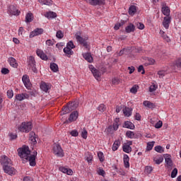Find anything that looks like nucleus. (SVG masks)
<instances>
[{
    "instance_id": "41",
    "label": "nucleus",
    "mask_w": 181,
    "mask_h": 181,
    "mask_svg": "<svg viewBox=\"0 0 181 181\" xmlns=\"http://www.w3.org/2000/svg\"><path fill=\"white\" fill-rule=\"evenodd\" d=\"M155 145V141H150L147 143L146 151H152L153 146Z\"/></svg>"
},
{
    "instance_id": "4",
    "label": "nucleus",
    "mask_w": 181,
    "mask_h": 181,
    "mask_svg": "<svg viewBox=\"0 0 181 181\" xmlns=\"http://www.w3.org/2000/svg\"><path fill=\"white\" fill-rule=\"evenodd\" d=\"M75 37L78 43H79V45H81V46H83L85 49H88V42H87V40H88V37L87 36L81 37V35H78V34H76Z\"/></svg>"
},
{
    "instance_id": "48",
    "label": "nucleus",
    "mask_w": 181,
    "mask_h": 181,
    "mask_svg": "<svg viewBox=\"0 0 181 181\" xmlns=\"http://www.w3.org/2000/svg\"><path fill=\"white\" fill-rule=\"evenodd\" d=\"M157 89H158V85L153 83L149 88V91L150 93H153V91H156Z\"/></svg>"
},
{
    "instance_id": "64",
    "label": "nucleus",
    "mask_w": 181,
    "mask_h": 181,
    "mask_svg": "<svg viewBox=\"0 0 181 181\" xmlns=\"http://www.w3.org/2000/svg\"><path fill=\"white\" fill-rule=\"evenodd\" d=\"M176 66H177V67H180V68H181V58H180V59L176 62Z\"/></svg>"
},
{
    "instance_id": "2",
    "label": "nucleus",
    "mask_w": 181,
    "mask_h": 181,
    "mask_svg": "<svg viewBox=\"0 0 181 181\" xmlns=\"http://www.w3.org/2000/svg\"><path fill=\"white\" fill-rule=\"evenodd\" d=\"M32 122H24L18 126V131L20 132H25V134L30 132V131H32Z\"/></svg>"
},
{
    "instance_id": "57",
    "label": "nucleus",
    "mask_w": 181,
    "mask_h": 181,
    "mask_svg": "<svg viewBox=\"0 0 181 181\" xmlns=\"http://www.w3.org/2000/svg\"><path fill=\"white\" fill-rule=\"evenodd\" d=\"M136 26L138 29H140V30H143V29H145V25H144V23H137Z\"/></svg>"
},
{
    "instance_id": "9",
    "label": "nucleus",
    "mask_w": 181,
    "mask_h": 181,
    "mask_svg": "<svg viewBox=\"0 0 181 181\" xmlns=\"http://www.w3.org/2000/svg\"><path fill=\"white\" fill-rule=\"evenodd\" d=\"M22 81L28 90H30L32 87V83H30V80L29 79V76L28 75H23L22 78Z\"/></svg>"
},
{
    "instance_id": "35",
    "label": "nucleus",
    "mask_w": 181,
    "mask_h": 181,
    "mask_svg": "<svg viewBox=\"0 0 181 181\" xmlns=\"http://www.w3.org/2000/svg\"><path fill=\"white\" fill-rule=\"evenodd\" d=\"M129 13L131 16H134L136 13V7L135 6H131L129 8Z\"/></svg>"
},
{
    "instance_id": "46",
    "label": "nucleus",
    "mask_w": 181,
    "mask_h": 181,
    "mask_svg": "<svg viewBox=\"0 0 181 181\" xmlns=\"http://www.w3.org/2000/svg\"><path fill=\"white\" fill-rule=\"evenodd\" d=\"M139 88V86L134 85L131 89L130 93H132L133 94H136L138 93V89Z\"/></svg>"
},
{
    "instance_id": "12",
    "label": "nucleus",
    "mask_w": 181,
    "mask_h": 181,
    "mask_svg": "<svg viewBox=\"0 0 181 181\" xmlns=\"http://www.w3.org/2000/svg\"><path fill=\"white\" fill-rule=\"evenodd\" d=\"M40 87L42 91H45V93H47V91H49V90L52 88V84L46 82H41Z\"/></svg>"
},
{
    "instance_id": "40",
    "label": "nucleus",
    "mask_w": 181,
    "mask_h": 181,
    "mask_svg": "<svg viewBox=\"0 0 181 181\" xmlns=\"http://www.w3.org/2000/svg\"><path fill=\"white\" fill-rule=\"evenodd\" d=\"M69 112H71V110H70V107H69V105H67V106L62 108V114L64 115L66 114H69Z\"/></svg>"
},
{
    "instance_id": "25",
    "label": "nucleus",
    "mask_w": 181,
    "mask_h": 181,
    "mask_svg": "<svg viewBox=\"0 0 181 181\" xmlns=\"http://www.w3.org/2000/svg\"><path fill=\"white\" fill-rule=\"evenodd\" d=\"M123 162H124V168L128 169V168H129V156H128V155L127 154L124 155Z\"/></svg>"
},
{
    "instance_id": "55",
    "label": "nucleus",
    "mask_w": 181,
    "mask_h": 181,
    "mask_svg": "<svg viewBox=\"0 0 181 181\" xmlns=\"http://www.w3.org/2000/svg\"><path fill=\"white\" fill-rule=\"evenodd\" d=\"M7 97H8V98H12V97H13V90H7Z\"/></svg>"
},
{
    "instance_id": "61",
    "label": "nucleus",
    "mask_w": 181,
    "mask_h": 181,
    "mask_svg": "<svg viewBox=\"0 0 181 181\" xmlns=\"http://www.w3.org/2000/svg\"><path fill=\"white\" fill-rule=\"evenodd\" d=\"M152 170H153V168H152V167L151 166H146L145 168V171L146 172V173H151Z\"/></svg>"
},
{
    "instance_id": "33",
    "label": "nucleus",
    "mask_w": 181,
    "mask_h": 181,
    "mask_svg": "<svg viewBox=\"0 0 181 181\" xmlns=\"http://www.w3.org/2000/svg\"><path fill=\"white\" fill-rule=\"evenodd\" d=\"M64 53H65L66 56H67V57H70V56H71V54H73V50H71V48L69 47H65L64 48Z\"/></svg>"
},
{
    "instance_id": "21",
    "label": "nucleus",
    "mask_w": 181,
    "mask_h": 181,
    "mask_svg": "<svg viewBox=\"0 0 181 181\" xmlns=\"http://www.w3.org/2000/svg\"><path fill=\"white\" fill-rule=\"evenodd\" d=\"M123 114L125 117H131L132 115V108L131 107H124L123 109Z\"/></svg>"
},
{
    "instance_id": "49",
    "label": "nucleus",
    "mask_w": 181,
    "mask_h": 181,
    "mask_svg": "<svg viewBox=\"0 0 181 181\" xmlns=\"http://www.w3.org/2000/svg\"><path fill=\"white\" fill-rule=\"evenodd\" d=\"M158 75L159 76L160 78H163V77L166 76V71H164V70L158 71Z\"/></svg>"
},
{
    "instance_id": "34",
    "label": "nucleus",
    "mask_w": 181,
    "mask_h": 181,
    "mask_svg": "<svg viewBox=\"0 0 181 181\" xmlns=\"http://www.w3.org/2000/svg\"><path fill=\"white\" fill-rule=\"evenodd\" d=\"M143 104L144 107H147V108H155V104L152 103L151 101L146 100Z\"/></svg>"
},
{
    "instance_id": "29",
    "label": "nucleus",
    "mask_w": 181,
    "mask_h": 181,
    "mask_svg": "<svg viewBox=\"0 0 181 181\" xmlns=\"http://www.w3.org/2000/svg\"><path fill=\"white\" fill-rule=\"evenodd\" d=\"M30 141H31L33 145H36V144H37V141H36V136L35 132H33L30 133Z\"/></svg>"
},
{
    "instance_id": "30",
    "label": "nucleus",
    "mask_w": 181,
    "mask_h": 181,
    "mask_svg": "<svg viewBox=\"0 0 181 181\" xmlns=\"http://www.w3.org/2000/svg\"><path fill=\"white\" fill-rule=\"evenodd\" d=\"M123 151L126 153H129L130 152H132V148H131V146L127 144H124L122 146Z\"/></svg>"
},
{
    "instance_id": "17",
    "label": "nucleus",
    "mask_w": 181,
    "mask_h": 181,
    "mask_svg": "<svg viewBox=\"0 0 181 181\" xmlns=\"http://www.w3.org/2000/svg\"><path fill=\"white\" fill-rule=\"evenodd\" d=\"M59 170L60 172H62V173H66L69 176H71V175H73V170L66 168V167H60Z\"/></svg>"
},
{
    "instance_id": "47",
    "label": "nucleus",
    "mask_w": 181,
    "mask_h": 181,
    "mask_svg": "<svg viewBox=\"0 0 181 181\" xmlns=\"http://www.w3.org/2000/svg\"><path fill=\"white\" fill-rule=\"evenodd\" d=\"M98 111H100V112H104V111H105V110H107V107H105V105H104V104H100V105L98 107Z\"/></svg>"
},
{
    "instance_id": "6",
    "label": "nucleus",
    "mask_w": 181,
    "mask_h": 181,
    "mask_svg": "<svg viewBox=\"0 0 181 181\" xmlns=\"http://www.w3.org/2000/svg\"><path fill=\"white\" fill-rule=\"evenodd\" d=\"M52 151L53 153H54V155H57V156H59L60 158H63V156H64L63 149L59 144H54Z\"/></svg>"
},
{
    "instance_id": "39",
    "label": "nucleus",
    "mask_w": 181,
    "mask_h": 181,
    "mask_svg": "<svg viewBox=\"0 0 181 181\" xmlns=\"http://www.w3.org/2000/svg\"><path fill=\"white\" fill-rule=\"evenodd\" d=\"M153 161L155 162V163H156V165H160V163L163 162V157L162 156L156 157L153 158Z\"/></svg>"
},
{
    "instance_id": "18",
    "label": "nucleus",
    "mask_w": 181,
    "mask_h": 181,
    "mask_svg": "<svg viewBox=\"0 0 181 181\" xmlns=\"http://www.w3.org/2000/svg\"><path fill=\"white\" fill-rule=\"evenodd\" d=\"M36 53L37 56H38V57H40L42 60H47V55H46V54H45V52H43V51H42L41 49H37Z\"/></svg>"
},
{
    "instance_id": "3",
    "label": "nucleus",
    "mask_w": 181,
    "mask_h": 181,
    "mask_svg": "<svg viewBox=\"0 0 181 181\" xmlns=\"http://www.w3.org/2000/svg\"><path fill=\"white\" fill-rule=\"evenodd\" d=\"M18 156L22 159H28V156L30 155V150H29L28 146H23L18 149Z\"/></svg>"
},
{
    "instance_id": "62",
    "label": "nucleus",
    "mask_w": 181,
    "mask_h": 181,
    "mask_svg": "<svg viewBox=\"0 0 181 181\" xmlns=\"http://www.w3.org/2000/svg\"><path fill=\"white\" fill-rule=\"evenodd\" d=\"M1 73H2V74H9V69H8L6 68H3L1 69Z\"/></svg>"
},
{
    "instance_id": "59",
    "label": "nucleus",
    "mask_w": 181,
    "mask_h": 181,
    "mask_svg": "<svg viewBox=\"0 0 181 181\" xmlns=\"http://www.w3.org/2000/svg\"><path fill=\"white\" fill-rule=\"evenodd\" d=\"M138 71L139 73H141V71H142L141 74H145V69H144V66L140 65L138 68Z\"/></svg>"
},
{
    "instance_id": "56",
    "label": "nucleus",
    "mask_w": 181,
    "mask_h": 181,
    "mask_svg": "<svg viewBox=\"0 0 181 181\" xmlns=\"http://www.w3.org/2000/svg\"><path fill=\"white\" fill-rule=\"evenodd\" d=\"M98 174L100 175V176H103L104 177V176H105V171L101 168H100L98 170Z\"/></svg>"
},
{
    "instance_id": "31",
    "label": "nucleus",
    "mask_w": 181,
    "mask_h": 181,
    "mask_svg": "<svg viewBox=\"0 0 181 181\" xmlns=\"http://www.w3.org/2000/svg\"><path fill=\"white\" fill-rule=\"evenodd\" d=\"M124 127L127 128L128 129H134L135 125H134L132 122L127 121L124 122Z\"/></svg>"
},
{
    "instance_id": "43",
    "label": "nucleus",
    "mask_w": 181,
    "mask_h": 181,
    "mask_svg": "<svg viewBox=\"0 0 181 181\" xmlns=\"http://www.w3.org/2000/svg\"><path fill=\"white\" fill-rule=\"evenodd\" d=\"M64 37V33H63V31L58 30L57 32L56 37H57V39H63Z\"/></svg>"
},
{
    "instance_id": "60",
    "label": "nucleus",
    "mask_w": 181,
    "mask_h": 181,
    "mask_svg": "<svg viewBox=\"0 0 181 181\" xmlns=\"http://www.w3.org/2000/svg\"><path fill=\"white\" fill-rule=\"evenodd\" d=\"M70 135H71V136H78V132H77V130H72L70 132Z\"/></svg>"
},
{
    "instance_id": "15",
    "label": "nucleus",
    "mask_w": 181,
    "mask_h": 181,
    "mask_svg": "<svg viewBox=\"0 0 181 181\" xmlns=\"http://www.w3.org/2000/svg\"><path fill=\"white\" fill-rule=\"evenodd\" d=\"M77 118H78V112L74 111L71 113L69 119L70 122H74V121H76Z\"/></svg>"
},
{
    "instance_id": "63",
    "label": "nucleus",
    "mask_w": 181,
    "mask_h": 181,
    "mask_svg": "<svg viewBox=\"0 0 181 181\" xmlns=\"http://www.w3.org/2000/svg\"><path fill=\"white\" fill-rule=\"evenodd\" d=\"M148 64H155V59H152V58H148Z\"/></svg>"
},
{
    "instance_id": "50",
    "label": "nucleus",
    "mask_w": 181,
    "mask_h": 181,
    "mask_svg": "<svg viewBox=\"0 0 181 181\" xmlns=\"http://www.w3.org/2000/svg\"><path fill=\"white\" fill-rule=\"evenodd\" d=\"M122 80L118 78H114L112 81V84L117 85L119 84V83H122Z\"/></svg>"
},
{
    "instance_id": "1",
    "label": "nucleus",
    "mask_w": 181,
    "mask_h": 181,
    "mask_svg": "<svg viewBox=\"0 0 181 181\" xmlns=\"http://www.w3.org/2000/svg\"><path fill=\"white\" fill-rule=\"evenodd\" d=\"M1 163L3 166V169L5 173H7L8 175L15 174V168L12 167V160H11L8 156H1Z\"/></svg>"
},
{
    "instance_id": "11",
    "label": "nucleus",
    "mask_w": 181,
    "mask_h": 181,
    "mask_svg": "<svg viewBox=\"0 0 181 181\" xmlns=\"http://www.w3.org/2000/svg\"><path fill=\"white\" fill-rule=\"evenodd\" d=\"M45 30L43 28H35L33 31L30 33V37H35V36H39V35H43Z\"/></svg>"
},
{
    "instance_id": "38",
    "label": "nucleus",
    "mask_w": 181,
    "mask_h": 181,
    "mask_svg": "<svg viewBox=\"0 0 181 181\" xmlns=\"http://www.w3.org/2000/svg\"><path fill=\"white\" fill-rule=\"evenodd\" d=\"M57 16V14L53 11H49L45 14V17L48 18V19H50V18H56Z\"/></svg>"
},
{
    "instance_id": "51",
    "label": "nucleus",
    "mask_w": 181,
    "mask_h": 181,
    "mask_svg": "<svg viewBox=\"0 0 181 181\" xmlns=\"http://www.w3.org/2000/svg\"><path fill=\"white\" fill-rule=\"evenodd\" d=\"M88 134V132H87V130H86V129H83L81 132L82 138H83V139H87Z\"/></svg>"
},
{
    "instance_id": "54",
    "label": "nucleus",
    "mask_w": 181,
    "mask_h": 181,
    "mask_svg": "<svg viewBox=\"0 0 181 181\" xmlns=\"http://www.w3.org/2000/svg\"><path fill=\"white\" fill-rule=\"evenodd\" d=\"M162 125H163V123L162 121L159 120L156 124H155V128L157 129H159V128H162Z\"/></svg>"
},
{
    "instance_id": "22",
    "label": "nucleus",
    "mask_w": 181,
    "mask_h": 181,
    "mask_svg": "<svg viewBox=\"0 0 181 181\" xmlns=\"http://www.w3.org/2000/svg\"><path fill=\"white\" fill-rule=\"evenodd\" d=\"M170 17H164L163 21V25L165 29H169V25L170 24Z\"/></svg>"
},
{
    "instance_id": "5",
    "label": "nucleus",
    "mask_w": 181,
    "mask_h": 181,
    "mask_svg": "<svg viewBox=\"0 0 181 181\" xmlns=\"http://www.w3.org/2000/svg\"><path fill=\"white\" fill-rule=\"evenodd\" d=\"M8 13L14 16H19L21 15V11L15 5H10L8 8Z\"/></svg>"
},
{
    "instance_id": "7",
    "label": "nucleus",
    "mask_w": 181,
    "mask_h": 181,
    "mask_svg": "<svg viewBox=\"0 0 181 181\" xmlns=\"http://www.w3.org/2000/svg\"><path fill=\"white\" fill-rule=\"evenodd\" d=\"M36 156H37V151H35L32 155H29L26 160L30 162V166H36Z\"/></svg>"
},
{
    "instance_id": "53",
    "label": "nucleus",
    "mask_w": 181,
    "mask_h": 181,
    "mask_svg": "<svg viewBox=\"0 0 181 181\" xmlns=\"http://www.w3.org/2000/svg\"><path fill=\"white\" fill-rule=\"evenodd\" d=\"M66 47H69V49H74V47H76V46L74 45V43L72 42V41H69L67 45H66Z\"/></svg>"
},
{
    "instance_id": "26",
    "label": "nucleus",
    "mask_w": 181,
    "mask_h": 181,
    "mask_svg": "<svg viewBox=\"0 0 181 181\" xmlns=\"http://www.w3.org/2000/svg\"><path fill=\"white\" fill-rule=\"evenodd\" d=\"M68 107H69L70 111H74V110H76V108L78 107V102H71V103L68 104Z\"/></svg>"
},
{
    "instance_id": "27",
    "label": "nucleus",
    "mask_w": 181,
    "mask_h": 181,
    "mask_svg": "<svg viewBox=\"0 0 181 181\" xmlns=\"http://www.w3.org/2000/svg\"><path fill=\"white\" fill-rule=\"evenodd\" d=\"M32 21H33V13L28 12L25 16V22L30 23Z\"/></svg>"
},
{
    "instance_id": "44",
    "label": "nucleus",
    "mask_w": 181,
    "mask_h": 181,
    "mask_svg": "<svg viewBox=\"0 0 181 181\" xmlns=\"http://www.w3.org/2000/svg\"><path fill=\"white\" fill-rule=\"evenodd\" d=\"M126 136H127V138H130L131 139H134V138H135V134L131 131H127L126 133Z\"/></svg>"
},
{
    "instance_id": "32",
    "label": "nucleus",
    "mask_w": 181,
    "mask_h": 181,
    "mask_svg": "<svg viewBox=\"0 0 181 181\" xmlns=\"http://www.w3.org/2000/svg\"><path fill=\"white\" fill-rule=\"evenodd\" d=\"M120 145H121V141L119 140H116L114 142L113 146L112 147V151H117Z\"/></svg>"
},
{
    "instance_id": "13",
    "label": "nucleus",
    "mask_w": 181,
    "mask_h": 181,
    "mask_svg": "<svg viewBox=\"0 0 181 181\" xmlns=\"http://www.w3.org/2000/svg\"><path fill=\"white\" fill-rule=\"evenodd\" d=\"M165 161L166 163V166L168 169H170L172 166H173V162L172 161V159L170 158V155L165 154L164 156Z\"/></svg>"
},
{
    "instance_id": "52",
    "label": "nucleus",
    "mask_w": 181,
    "mask_h": 181,
    "mask_svg": "<svg viewBox=\"0 0 181 181\" xmlns=\"http://www.w3.org/2000/svg\"><path fill=\"white\" fill-rule=\"evenodd\" d=\"M177 176V168H174L171 173V177L173 179Z\"/></svg>"
},
{
    "instance_id": "36",
    "label": "nucleus",
    "mask_w": 181,
    "mask_h": 181,
    "mask_svg": "<svg viewBox=\"0 0 181 181\" xmlns=\"http://www.w3.org/2000/svg\"><path fill=\"white\" fill-rule=\"evenodd\" d=\"M38 2L40 4H42V5H48V6H50L53 4V1L52 0H38Z\"/></svg>"
},
{
    "instance_id": "19",
    "label": "nucleus",
    "mask_w": 181,
    "mask_h": 181,
    "mask_svg": "<svg viewBox=\"0 0 181 181\" xmlns=\"http://www.w3.org/2000/svg\"><path fill=\"white\" fill-rule=\"evenodd\" d=\"M161 12L163 13L166 17H169L170 15V9L166 6L163 5L161 8Z\"/></svg>"
},
{
    "instance_id": "10",
    "label": "nucleus",
    "mask_w": 181,
    "mask_h": 181,
    "mask_svg": "<svg viewBox=\"0 0 181 181\" xmlns=\"http://www.w3.org/2000/svg\"><path fill=\"white\" fill-rule=\"evenodd\" d=\"M89 69L90 70L93 75L95 76V78H96V80H98V78H100V77H101V72H100V71H98V69H95L94 66L90 65Z\"/></svg>"
},
{
    "instance_id": "20",
    "label": "nucleus",
    "mask_w": 181,
    "mask_h": 181,
    "mask_svg": "<svg viewBox=\"0 0 181 181\" xmlns=\"http://www.w3.org/2000/svg\"><path fill=\"white\" fill-rule=\"evenodd\" d=\"M90 5H104L105 4V0H88Z\"/></svg>"
},
{
    "instance_id": "23",
    "label": "nucleus",
    "mask_w": 181,
    "mask_h": 181,
    "mask_svg": "<svg viewBox=\"0 0 181 181\" xmlns=\"http://www.w3.org/2000/svg\"><path fill=\"white\" fill-rule=\"evenodd\" d=\"M83 57L88 63H93V57L91 56L90 53L87 52V53L83 54Z\"/></svg>"
},
{
    "instance_id": "37",
    "label": "nucleus",
    "mask_w": 181,
    "mask_h": 181,
    "mask_svg": "<svg viewBox=\"0 0 181 181\" xmlns=\"http://www.w3.org/2000/svg\"><path fill=\"white\" fill-rule=\"evenodd\" d=\"M119 119L116 118L115 119V122L113 123L112 127H113V130L114 131H117V129H118L119 127Z\"/></svg>"
},
{
    "instance_id": "42",
    "label": "nucleus",
    "mask_w": 181,
    "mask_h": 181,
    "mask_svg": "<svg viewBox=\"0 0 181 181\" xmlns=\"http://www.w3.org/2000/svg\"><path fill=\"white\" fill-rule=\"evenodd\" d=\"M156 152H158V153H163L165 152V150L163 149V147L161 146H157L154 148Z\"/></svg>"
},
{
    "instance_id": "8",
    "label": "nucleus",
    "mask_w": 181,
    "mask_h": 181,
    "mask_svg": "<svg viewBox=\"0 0 181 181\" xmlns=\"http://www.w3.org/2000/svg\"><path fill=\"white\" fill-rule=\"evenodd\" d=\"M28 67L31 69L33 73H37V69H36V62H35V57H30L28 59Z\"/></svg>"
},
{
    "instance_id": "16",
    "label": "nucleus",
    "mask_w": 181,
    "mask_h": 181,
    "mask_svg": "<svg viewBox=\"0 0 181 181\" xmlns=\"http://www.w3.org/2000/svg\"><path fill=\"white\" fill-rule=\"evenodd\" d=\"M8 62L10 64V66H11V67H13L14 69H18V62H16V59L13 57H10L8 59Z\"/></svg>"
},
{
    "instance_id": "14",
    "label": "nucleus",
    "mask_w": 181,
    "mask_h": 181,
    "mask_svg": "<svg viewBox=\"0 0 181 181\" xmlns=\"http://www.w3.org/2000/svg\"><path fill=\"white\" fill-rule=\"evenodd\" d=\"M28 98H29V94L28 93H20L16 95L17 101H23V100H28Z\"/></svg>"
},
{
    "instance_id": "58",
    "label": "nucleus",
    "mask_w": 181,
    "mask_h": 181,
    "mask_svg": "<svg viewBox=\"0 0 181 181\" xmlns=\"http://www.w3.org/2000/svg\"><path fill=\"white\" fill-rule=\"evenodd\" d=\"M45 44L47 45V46H53V45H54V41L52 40H47L45 42Z\"/></svg>"
},
{
    "instance_id": "28",
    "label": "nucleus",
    "mask_w": 181,
    "mask_h": 181,
    "mask_svg": "<svg viewBox=\"0 0 181 181\" xmlns=\"http://www.w3.org/2000/svg\"><path fill=\"white\" fill-rule=\"evenodd\" d=\"M49 67L54 73H57V71H59V66L56 63H51Z\"/></svg>"
},
{
    "instance_id": "24",
    "label": "nucleus",
    "mask_w": 181,
    "mask_h": 181,
    "mask_svg": "<svg viewBox=\"0 0 181 181\" xmlns=\"http://www.w3.org/2000/svg\"><path fill=\"white\" fill-rule=\"evenodd\" d=\"M125 31L127 33H131L132 32H135V25L132 23H129L126 28Z\"/></svg>"
},
{
    "instance_id": "45",
    "label": "nucleus",
    "mask_w": 181,
    "mask_h": 181,
    "mask_svg": "<svg viewBox=\"0 0 181 181\" xmlns=\"http://www.w3.org/2000/svg\"><path fill=\"white\" fill-rule=\"evenodd\" d=\"M98 157L100 162H104L105 160V158L104 157V153L101 151L98 153Z\"/></svg>"
}]
</instances>
